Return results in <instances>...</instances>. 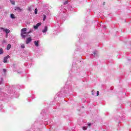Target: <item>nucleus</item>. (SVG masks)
Returning a JSON list of instances; mask_svg holds the SVG:
<instances>
[{"label": "nucleus", "instance_id": "1", "mask_svg": "<svg viewBox=\"0 0 131 131\" xmlns=\"http://www.w3.org/2000/svg\"><path fill=\"white\" fill-rule=\"evenodd\" d=\"M26 31H27V29H26L25 28H23L21 30L20 36H21V37H23V38H25V37H26V36H27L28 35V34L30 33V32H31V31H32V30H31L28 33Z\"/></svg>", "mask_w": 131, "mask_h": 131}, {"label": "nucleus", "instance_id": "2", "mask_svg": "<svg viewBox=\"0 0 131 131\" xmlns=\"http://www.w3.org/2000/svg\"><path fill=\"white\" fill-rule=\"evenodd\" d=\"M1 29L3 30L4 32H6L7 34H8V33H10V30L9 29H5L4 28H1Z\"/></svg>", "mask_w": 131, "mask_h": 131}, {"label": "nucleus", "instance_id": "3", "mask_svg": "<svg viewBox=\"0 0 131 131\" xmlns=\"http://www.w3.org/2000/svg\"><path fill=\"white\" fill-rule=\"evenodd\" d=\"M14 10L16 11L17 12H18V13H20V12L22 11V9L19 7H15L14 8Z\"/></svg>", "mask_w": 131, "mask_h": 131}, {"label": "nucleus", "instance_id": "4", "mask_svg": "<svg viewBox=\"0 0 131 131\" xmlns=\"http://www.w3.org/2000/svg\"><path fill=\"white\" fill-rule=\"evenodd\" d=\"M40 25H41V23H37L36 24V25L35 26H34L33 27L36 30V29H38V27H39V26H40Z\"/></svg>", "mask_w": 131, "mask_h": 131}, {"label": "nucleus", "instance_id": "5", "mask_svg": "<svg viewBox=\"0 0 131 131\" xmlns=\"http://www.w3.org/2000/svg\"><path fill=\"white\" fill-rule=\"evenodd\" d=\"M48 31V26H45L44 27V29L42 30V32L43 33H47V32Z\"/></svg>", "mask_w": 131, "mask_h": 131}, {"label": "nucleus", "instance_id": "6", "mask_svg": "<svg viewBox=\"0 0 131 131\" xmlns=\"http://www.w3.org/2000/svg\"><path fill=\"white\" fill-rule=\"evenodd\" d=\"M10 58V56L8 55L4 58V63H7L8 62V59Z\"/></svg>", "mask_w": 131, "mask_h": 131}, {"label": "nucleus", "instance_id": "7", "mask_svg": "<svg viewBox=\"0 0 131 131\" xmlns=\"http://www.w3.org/2000/svg\"><path fill=\"white\" fill-rule=\"evenodd\" d=\"M32 39H31V37H29L27 39L26 43H27V45H28V43H29V42H30L31 41Z\"/></svg>", "mask_w": 131, "mask_h": 131}, {"label": "nucleus", "instance_id": "8", "mask_svg": "<svg viewBox=\"0 0 131 131\" xmlns=\"http://www.w3.org/2000/svg\"><path fill=\"white\" fill-rule=\"evenodd\" d=\"M93 56H94L95 58L98 57V51H94L93 52Z\"/></svg>", "mask_w": 131, "mask_h": 131}, {"label": "nucleus", "instance_id": "9", "mask_svg": "<svg viewBox=\"0 0 131 131\" xmlns=\"http://www.w3.org/2000/svg\"><path fill=\"white\" fill-rule=\"evenodd\" d=\"M38 42H39V41L38 40L34 41V43L35 47H38Z\"/></svg>", "mask_w": 131, "mask_h": 131}, {"label": "nucleus", "instance_id": "10", "mask_svg": "<svg viewBox=\"0 0 131 131\" xmlns=\"http://www.w3.org/2000/svg\"><path fill=\"white\" fill-rule=\"evenodd\" d=\"M10 49H11V44H8L7 47V51H9Z\"/></svg>", "mask_w": 131, "mask_h": 131}, {"label": "nucleus", "instance_id": "11", "mask_svg": "<svg viewBox=\"0 0 131 131\" xmlns=\"http://www.w3.org/2000/svg\"><path fill=\"white\" fill-rule=\"evenodd\" d=\"M4 54V50L3 48H0V55H3Z\"/></svg>", "mask_w": 131, "mask_h": 131}, {"label": "nucleus", "instance_id": "12", "mask_svg": "<svg viewBox=\"0 0 131 131\" xmlns=\"http://www.w3.org/2000/svg\"><path fill=\"white\" fill-rule=\"evenodd\" d=\"M10 17L12 19H15V15H14L13 13L10 14Z\"/></svg>", "mask_w": 131, "mask_h": 131}, {"label": "nucleus", "instance_id": "13", "mask_svg": "<svg viewBox=\"0 0 131 131\" xmlns=\"http://www.w3.org/2000/svg\"><path fill=\"white\" fill-rule=\"evenodd\" d=\"M10 3L12 5H15V1L14 0H10Z\"/></svg>", "mask_w": 131, "mask_h": 131}, {"label": "nucleus", "instance_id": "14", "mask_svg": "<svg viewBox=\"0 0 131 131\" xmlns=\"http://www.w3.org/2000/svg\"><path fill=\"white\" fill-rule=\"evenodd\" d=\"M43 21H45L46 19L47 18V16L45 14H43Z\"/></svg>", "mask_w": 131, "mask_h": 131}, {"label": "nucleus", "instance_id": "15", "mask_svg": "<svg viewBox=\"0 0 131 131\" xmlns=\"http://www.w3.org/2000/svg\"><path fill=\"white\" fill-rule=\"evenodd\" d=\"M4 81V79H3V78H1V80H0V84H2V83H3Z\"/></svg>", "mask_w": 131, "mask_h": 131}, {"label": "nucleus", "instance_id": "16", "mask_svg": "<svg viewBox=\"0 0 131 131\" xmlns=\"http://www.w3.org/2000/svg\"><path fill=\"white\" fill-rule=\"evenodd\" d=\"M21 49H25V45L24 44H23L21 45Z\"/></svg>", "mask_w": 131, "mask_h": 131}, {"label": "nucleus", "instance_id": "17", "mask_svg": "<svg viewBox=\"0 0 131 131\" xmlns=\"http://www.w3.org/2000/svg\"><path fill=\"white\" fill-rule=\"evenodd\" d=\"M35 14L36 15V14H37V9L36 8L35 9V11H34Z\"/></svg>", "mask_w": 131, "mask_h": 131}, {"label": "nucleus", "instance_id": "18", "mask_svg": "<svg viewBox=\"0 0 131 131\" xmlns=\"http://www.w3.org/2000/svg\"><path fill=\"white\" fill-rule=\"evenodd\" d=\"M88 128V127L84 126V127H83V130H86V129Z\"/></svg>", "mask_w": 131, "mask_h": 131}, {"label": "nucleus", "instance_id": "19", "mask_svg": "<svg viewBox=\"0 0 131 131\" xmlns=\"http://www.w3.org/2000/svg\"><path fill=\"white\" fill-rule=\"evenodd\" d=\"M94 92H95V91L94 90L92 91V94L93 95V96H95Z\"/></svg>", "mask_w": 131, "mask_h": 131}, {"label": "nucleus", "instance_id": "20", "mask_svg": "<svg viewBox=\"0 0 131 131\" xmlns=\"http://www.w3.org/2000/svg\"><path fill=\"white\" fill-rule=\"evenodd\" d=\"M3 72H4V73H6V72H7V70L4 69L3 70Z\"/></svg>", "mask_w": 131, "mask_h": 131}, {"label": "nucleus", "instance_id": "21", "mask_svg": "<svg viewBox=\"0 0 131 131\" xmlns=\"http://www.w3.org/2000/svg\"><path fill=\"white\" fill-rule=\"evenodd\" d=\"M28 11H29L30 12L31 11V7H28Z\"/></svg>", "mask_w": 131, "mask_h": 131}, {"label": "nucleus", "instance_id": "22", "mask_svg": "<svg viewBox=\"0 0 131 131\" xmlns=\"http://www.w3.org/2000/svg\"><path fill=\"white\" fill-rule=\"evenodd\" d=\"M64 5H67V4H68V1H66L64 2Z\"/></svg>", "mask_w": 131, "mask_h": 131}, {"label": "nucleus", "instance_id": "23", "mask_svg": "<svg viewBox=\"0 0 131 131\" xmlns=\"http://www.w3.org/2000/svg\"><path fill=\"white\" fill-rule=\"evenodd\" d=\"M88 125V126H91L92 125V123H89Z\"/></svg>", "mask_w": 131, "mask_h": 131}, {"label": "nucleus", "instance_id": "24", "mask_svg": "<svg viewBox=\"0 0 131 131\" xmlns=\"http://www.w3.org/2000/svg\"><path fill=\"white\" fill-rule=\"evenodd\" d=\"M3 43L7 42V40H3Z\"/></svg>", "mask_w": 131, "mask_h": 131}, {"label": "nucleus", "instance_id": "25", "mask_svg": "<svg viewBox=\"0 0 131 131\" xmlns=\"http://www.w3.org/2000/svg\"><path fill=\"white\" fill-rule=\"evenodd\" d=\"M63 14H64V11H62V12H61V15H63Z\"/></svg>", "mask_w": 131, "mask_h": 131}, {"label": "nucleus", "instance_id": "26", "mask_svg": "<svg viewBox=\"0 0 131 131\" xmlns=\"http://www.w3.org/2000/svg\"><path fill=\"white\" fill-rule=\"evenodd\" d=\"M99 91H97V96H99Z\"/></svg>", "mask_w": 131, "mask_h": 131}, {"label": "nucleus", "instance_id": "27", "mask_svg": "<svg viewBox=\"0 0 131 131\" xmlns=\"http://www.w3.org/2000/svg\"><path fill=\"white\" fill-rule=\"evenodd\" d=\"M57 96H58V97H62V96H60V94H59L57 95Z\"/></svg>", "mask_w": 131, "mask_h": 131}, {"label": "nucleus", "instance_id": "28", "mask_svg": "<svg viewBox=\"0 0 131 131\" xmlns=\"http://www.w3.org/2000/svg\"><path fill=\"white\" fill-rule=\"evenodd\" d=\"M16 87H17V88H20V85H17L16 86Z\"/></svg>", "mask_w": 131, "mask_h": 131}, {"label": "nucleus", "instance_id": "29", "mask_svg": "<svg viewBox=\"0 0 131 131\" xmlns=\"http://www.w3.org/2000/svg\"><path fill=\"white\" fill-rule=\"evenodd\" d=\"M6 37H8V34L6 35Z\"/></svg>", "mask_w": 131, "mask_h": 131}, {"label": "nucleus", "instance_id": "30", "mask_svg": "<svg viewBox=\"0 0 131 131\" xmlns=\"http://www.w3.org/2000/svg\"><path fill=\"white\" fill-rule=\"evenodd\" d=\"M18 97H19V95H18L16 97V98H18Z\"/></svg>", "mask_w": 131, "mask_h": 131}]
</instances>
